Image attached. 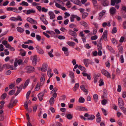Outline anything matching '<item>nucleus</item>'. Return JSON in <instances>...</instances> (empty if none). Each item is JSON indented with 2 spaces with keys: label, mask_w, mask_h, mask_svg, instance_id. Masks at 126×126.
Instances as JSON below:
<instances>
[{
  "label": "nucleus",
  "mask_w": 126,
  "mask_h": 126,
  "mask_svg": "<svg viewBox=\"0 0 126 126\" xmlns=\"http://www.w3.org/2000/svg\"><path fill=\"white\" fill-rule=\"evenodd\" d=\"M17 101V100L14 99V97H12L10 103L8 106V107L10 109L12 108L14 106L16 105Z\"/></svg>",
  "instance_id": "nucleus-1"
},
{
  "label": "nucleus",
  "mask_w": 126,
  "mask_h": 126,
  "mask_svg": "<svg viewBox=\"0 0 126 126\" xmlns=\"http://www.w3.org/2000/svg\"><path fill=\"white\" fill-rule=\"evenodd\" d=\"M26 72L28 73H30L33 72L34 70V67L31 66H27L25 68Z\"/></svg>",
  "instance_id": "nucleus-2"
},
{
  "label": "nucleus",
  "mask_w": 126,
  "mask_h": 126,
  "mask_svg": "<svg viewBox=\"0 0 126 126\" xmlns=\"http://www.w3.org/2000/svg\"><path fill=\"white\" fill-rule=\"evenodd\" d=\"M102 74L106 76L107 78H110L111 76L110 73L108 71L105 69H102L101 70Z\"/></svg>",
  "instance_id": "nucleus-3"
},
{
  "label": "nucleus",
  "mask_w": 126,
  "mask_h": 126,
  "mask_svg": "<svg viewBox=\"0 0 126 126\" xmlns=\"http://www.w3.org/2000/svg\"><path fill=\"white\" fill-rule=\"evenodd\" d=\"M36 49L38 53L42 55L44 53V51L43 49L38 45L36 46Z\"/></svg>",
  "instance_id": "nucleus-4"
},
{
  "label": "nucleus",
  "mask_w": 126,
  "mask_h": 126,
  "mask_svg": "<svg viewBox=\"0 0 126 126\" xmlns=\"http://www.w3.org/2000/svg\"><path fill=\"white\" fill-rule=\"evenodd\" d=\"M84 116L86 117H88L87 120H93L95 118V116L93 115H89L87 113H86L84 114Z\"/></svg>",
  "instance_id": "nucleus-5"
},
{
  "label": "nucleus",
  "mask_w": 126,
  "mask_h": 126,
  "mask_svg": "<svg viewBox=\"0 0 126 126\" xmlns=\"http://www.w3.org/2000/svg\"><path fill=\"white\" fill-rule=\"evenodd\" d=\"M3 67H5L8 69H11L14 70H16V68L14 66L4 64L3 65Z\"/></svg>",
  "instance_id": "nucleus-6"
},
{
  "label": "nucleus",
  "mask_w": 126,
  "mask_h": 126,
  "mask_svg": "<svg viewBox=\"0 0 126 126\" xmlns=\"http://www.w3.org/2000/svg\"><path fill=\"white\" fill-rule=\"evenodd\" d=\"M118 103L119 107L121 109V107H123L124 104V103L122 99L121 98H118Z\"/></svg>",
  "instance_id": "nucleus-7"
},
{
  "label": "nucleus",
  "mask_w": 126,
  "mask_h": 126,
  "mask_svg": "<svg viewBox=\"0 0 126 126\" xmlns=\"http://www.w3.org/2000/svg\"><path fill=\"white\" fill-rule=\"evenodd\" d=\"M32 64L33 65H35L37 63V56L36 55H34L32 57Z\"/></svg>",
  "instance_id": "nucleus-8"
},
{
  "label": "nucleus",
  "mask_w": 126,
  "mask_h": 126,
  "mask_svg": "<svg viewBox=\"0 0 126 126\" xmlns=\"http://www.w3.org/2000/svg\"><path fill=\"white\" fill-rule=\"evenodd\" d=\"M121 2V0H111L110 5L114 6L116 4H118Z\"/></svg>",
  "instance_id": "nucleus-9"
},
{
  "label": "nucleus",
  "mask_w": 126,
  "mask_h": 126,
  "mask_svg": "<svg viewBox=\"0 0 126 126\" xmlns=\"http://www.w3.org/2000/svg\"><path fill=\"white\" fill-rule=\"evenodd\" d=\"M45 75L43 74H42L41 76L40 82H39V83L43 85L45 82Z\"/></svg>",
  "instance_id": "nucleus-10"
},
{
  "label": "nucleus",
  "mask_w": 126,
  "mask_h": 126,
  "mask_svg": "<svg viewBox=\"0 0 126 126\" xmlns=\"http://www.w3.org/2000/svg\"><path fill=\"white\" fill-rule=\"evenodd\" d=\"M47 65L45 63H44L42 65L41 70L45 72L46 71L47 68Z\"/></svg>",
  "instance_id": "nucleus-11"
},
{
  "label": "nucleus",
  "mask_w": 126,
  "mask_h": 126,
  "mask_svg": "<svg viewBox=\"0 0 126 126\" xmlns=\"http://www.w3.org/2000/svg\"><path fill=\"white\" fill-rule=\"evenodd\" d=\"M27 20L31 23H34V24H36L37 22L36 21L32 18L30 17H28L26 19Z\"/></svg>",
  "instance_id": "nucleus-12"
},
{
  "label": "nucleus",
  "mask_w": 126,
  "mask_h": 126,
  "mask_svg": "<svg viewBox=\"0 0 126 126\" xmlns=\"http://www.w3.org/2000/svg\"><path fill=\"white\" fill-rule=\"evenodd\" d=\"M48 14L50 16V19H53L55 18V15L53 12L49 11L48 13Z\"/></svg>",
  "instance_id": "nucleus-13"
},
{
  "label": "nucleus",
  "mask_w": 126,
  "mask_h": 126,
  "mask_svg": "<svg viewBox=\"0 0 126 126\" xmlns=\"http://www.w3.org/2000/svg\"><path fill=\"white\" fill-rule=\"evenodd\" d=\"M116 12L115 8L113 7H111L110 9V12L111 15H113L115 14Z\"/></svg>",
  "instance_id": "nucleus-14"
},
{
  "label": "nucleus",
  "mask_w": 126,
  "mask_h": 126,
  "mask_svg": "<svg viewBox=\"0 0 126 126\" xmlns=\"http://www.w3.org/2000/svg\"><path fill=\"white\" fill-rule=\"evenodd\" d=\"M96 121L98 123H100L101 121V120L100 115L99 112H98V113L96 115Z\"/></svg>",
  "instance_id": "nucleus-15"
},
{
  "label": "nucleus",
  "mask_w": 126,
  "mask_h": 126,
  "mask_svg": "<svg viewBox=\"0 0 126 126\" xmlns=\"http://www.w3.org/2000/svg\"><path fill=\"white\" fill-rule=\"evenodd\" d=\"M69 33L70 35L72 36L74 38L76 37L77 35L76 33L75 32L71 30H69Z\"/></svg>",
  "instance_id": "nucleus-16"
},
{
  "label": "nucleus",
  "mask_w": 126,
  "mask_h": 126,
  "mask_svg": "<svg viewBox=\"0 0 126 126\" xmlns=\"http://www.w3.org/2000/svg\"><path fill=\"white\" fill-rule=\"evenodd\" d=\"M43 85L39 83V82H38L36 86L35 89V90L36 91L39 90L40 88V87Z\"/></svg>",
  "instance_id": "nucleus-17"
},
{
  "label": "nucleus",
  "mask_w": 126,
  "mask_h": 126,
  "mask_svg": "<svg viewBox=\"0 0 126 126\" xmlns=\"http://www.w3.org/2000/svg\"><path fill=\"white\" fill-rule=\"evenodd\" d=\"M2 43L3 45L5 46L6 48H9L11 46L10 44L8 43L7 41L6 40L3 41L2 42Z\"/></svg>",
  "instance_id": "nucleus-18"
},
{
  "label": "nucleus",
  "mask_w": 126,
  "mask_h": 126,
  "mask_svg": "<svg viewBox=\"0 0 126 126\" xmlns=\"http://www.w3.org/2000/svg\"><path fill=\"white\" fill-rule=\"evenodd\" d=\"M35 12V11L34 10L30 9L27 10L26 14L27 15L31 14H34Z\"/></svg>",
  "instance_id": "nucleus-19"
},
{
  "label": "nucleus",
  "mask_w": 126,
  "mask_h": 126,
  "mask_svg": "<svg viewBox=\"0 0 126 126\" xmlns=\"http://www.w3.org/2000/svg\"><path fill=\"white\" fill-rule=\"evenodd\" d=\"M81 25L83 26L86 29H89V27L88 24L85 21H83L81 22Z\"/></svg>",
  "instance_id": "nucleus-20"
},
{
  "label": "nucleus",
  "mask_w": 126,
  "mask_h": 126,
  "mask_svg": "<svg viewBox=\"0 0 126 126\" xmlns=\"http://www.w3.org/2000/svg\"><path fill=\"white\" fill-rule=\"evenodd\" d=\"M109 3V1L108 0H104L102 2V4L104 6H107L108 5Z\"/></svg>",
  "instance_id": "nucleus-21"
},
{
  "label": "nucleus",
  "mask_w": 126,
  "mask_h": 126,
  "mask_svg": "<svg viewBox=\"0 0 126 126\" xmlns=\"http://www.w3.org/2000/svg\"><path fill=\"white\" fill-rule=\"evenodd\" d=\"M16 30L18 32L20 33H23L24 31V30L23 28L19 27H17Z\"/></svg>",
  "instance_id": "nucleus-22"
},
{
  "label": "nucleus",
  "mask_w": 126,
  "mask_h": 126,
  "mask_svg": "<svg viewBox=\"0 0 126 126\" xmlns=\"http://www.w3.org/2000/svg\"><path fill=\"white\" fill-rule=\"evenodd\" d=\"M90 60L88 59H83V62L85 66L86 67H88L89 63Z\"/></svg>",
  "instance_id": "nucleus-23"
},
{
  "label": "nucleus",
  "mask_w": 126,
  "mask_h": 126,
  "mask_svg": "<svg viewBox=\"0 0 126 126\" xmlns=\"http://www.w3.org/2000/svg\"><path fill=\"white\" fill-rule=\"evenodd\" d=\"M30 79H27L25 82L23 87V89H25L26 87L28 86L29 83L30 82Z\"/></svg>",
  "instance_id": "nucleus-24"
},
{
  "label": "nucleus",
  "mask_w": 126,
  "mask_h": 126,
  "mask_svg": "<svg viewBox=\"0 0 126 126\" xmlns=\"http://www.w3.org/2000/svg\"><path fill=\"white\" fill-rule=\"evenodd\" d=\"M92 2L94 7L97 8L98 4L96 0H92Z\"/></svg>",
  "instance_id": "nucleus-25"
},
{
  "label": "nucleus",
  "mask_w": 126,
  "mask_h": 126,
  "mask_svg": "<svg viewBox=\"0 0 126 126\" xmlns=\"http://www.w3.org/2000/svg\"><path fill=\"white\" fill-rule=\"evenodd\" d=\"M44 95V94L43 93H40L38 94V97L40 101L42 100Z\"/></svg>",
  "instance_id": "nucleus-26"
},
{
  "label": "nucleus",
  "mask_w": 126,
  "mask_h": 126,
  "mask_svg": "<svg viewBox=\"0 0 126 126\" xmlns=\"http://www.w3.org/2000/svg\"><path fill=\"white\" fill-rule=\"evenodd\" d=\"M100 76V75H95L94 77V83H96L97 81L98 78Z\"/></svg>",
  "instance_id": "nucleus-27"
},
{
  "label": "nucleus",
  "mask_w": 126,
  "mask_h": 126,
  "mask_svg": "<svg viewBox=\"0 0 126 126\" xmlns=\"http://www.w3.org/2000/svg\"><path fill=\"white\" fill-rule=\"evenodd\" d=\"M67 44L69 46L71 47L74 46L75 44V43L71 41H68L67 42Z\"/></svg>",
  "instance_id": "nucleus-28"
},
{
  "label": "nucleus",
  "mask_w": 126,
  "mask_h": 126,
  "mask_svg": "<svg viewBox=\"0 0 126 126\" xmlns=\"http://www.w3.org/2000/svg\"><path fill=\"white\" fill-rule=\"evenodd\" d=\"M54 102V99L53 97H51L49 101V103L50 105L52 106L53 105Z\"/></svg>",
  "instance_id": "nucleus-29"
},
{
  "label": "nucleus",
  "mask_w": 126,
  "mask_h": 126,
  "mask_svg": "<svg viewBox=\"0 0 126 126\" xmlns=\"http://www.w3.org/2000/svg\"><path fill=\"white\" fill-rule=\"evenodd\" d=\"M40 18L44 24L46 25L48 24V22L44 17H40Z\"/></svg>",
  "instance_id": "nucleus-30"
},
{
  "label": "nucleus",
  "mask_w": 126,
  "mask_h": 126,
  "mask_svg": "<svg viewBox=\"0 0 126 126\" xmlns=\"http://www.w3.org/2000/svg\"><path fill=\"white\" fill-rule=\"evenodd\" d=\"M88 14L86 12H84L82 14V19H84L86 17L88 16Z\"/></svg>",
  "instance_id": "nucleus-31"
},
{
  "label": "nucleus",
  "mask_w": 126,
  "mask_h": 126,
  "mask_svg": "<svg viewBox=\"0 0 126 126\" xmlns=\"http://www.w3.org/2000/svg\"><path fill=\"white\" fill-rule=\"evenodd\" d=\"M115 18L118 20L119 22H121L122 20V17L120 16H115Z\"/></svg>",
  "instance_id": "nucleus-32"
},
{
  "label": "nucleus",
  "mask_w": 126,
  "mask_h": 126,
  "mask_svg": "<svg viewBox=\"0 0 126 126\" xmlns=\"http://www.w3.org/2000/svg\"><path fill=\"white\" fill-rule=\"evenodd\" d=\"M106 11L105 10H103L102 11L99 13V16L100 17H102L103 15L105 14Z\"/></svg>",
  "instance_id": "nucleus-33"
},
{
  "label": "nucleus",
  "mask_w": 126,
  "mask_h": 126,
  "mask_svg": "<svg viewBox=\"0 0 126 126\" xmlns=\"http://www.w3.org/2000/svg\"><path fill=\"white\" fill-rule=\"evenodd\" d=\"M69 72V76L71 79L74 78V75L73 72L71 71H70Z\"/></svg>",
  "instance_id": "nucleus-34"
},
{
  "label": "nucleus",
  "mask_w": 126,
  "mask_h": 126,
  "mask_svg": "<svg viewBox=\"0 0 126 126\" xmlns=\"http://www.w3.org/2000/svg\"><path fill=\"white\" fill-rule=\"evenodd\" d=\"M20 4L22 6H27L29 5V4L28 3L25 1H22Z\"/></svg>",
  "instance_id": "nucleus-35"
},
{
  "label": "nucleus",
  "mask_w": 126,
  "mask_h": 126,
  "mask_svg": "<svg viewBox=\"0 0 126 126\" xmlns=\"http://www.w3.org/2000/svg\"><path fill=\"white\" fill-rule=\"evenodd\" d=\"M107 94V93L106 90H104L103 91V95L102 96V98H104L105 96H106Z\"/></svg>",
  "instance_id": "nucleus-36"
},
{
  "label": "nucleus",
  "mask_w": 126,
  "mask_h": 126,
  "mask_svg": "<svg viewBox=\"0 0 126 126\" xmlns=\"http://www.w3.org/2000/svg\"><path fill=\"white\" fill-rule=\"evenodd\" d=\"M94 100L95 101H97L98 99V96L96 94H94L93 95Z\"/></svg>",
  "instance_id": "nucleus-37"
},
{
  "label": "nucleus",
  "mask_w": 126,
  "mask_h": 126,
  "mask_svg": "<svg viewBox=\"0 0 126 126\" xmlns=\"http://www.w3.org/2000/svg\"><path fill=\"white\" fill-rule=\"evenodd\" d=\"M79 86V83H77L75 84V86L74 88V91H76L77 89Z\"/></svg>",
  "instance_id": "nucleus-38"
},
{
  "label": "nucleus",
  "mask_w": 126,
  "mask_h": 126,
  "mask_svg": "<svg viewBox=\"0 0 126 126\" xmlns=\"http://www.w3.org/2000/svg\"><path fill=\"white\" fill-rule=\"evenodd\" d=\"M53 51V49H51V51L48 53V55L51 57H53L54 56L52 54Z\"/></svg>",
  "instance_id": "nucleus-39"
},
{
  "label": "nucleus",
  "mask_w": 126,
  "mask_h": 126,
  "mask_svg": "<svg viewBox=\"0 0 126 126\" xmlns=\"http://www.w3.org/2000/svg\"><path fill=\"white\" fill-rule=\"evenodd\" d=\"M85 101L84 98L82 97H80L79 100V101L80 103H83Z\"/></svg>",
  "instance_id": "nucleus-40"
},
{
  "label": "nucleus",
  "mask_w": 126,
  "mask_h": 126,
  "mask_svg": "<svg viewBox=\"0 0 126 126\" xmlns=\"http://www.w3.org/2000/svg\"><path fill=\"white\" fill-rule=\"evenodd\" d=\"M51 70L50 69H48L47 71V75L50 78L52 77L53 76V74H51Z\"/></svg>",
  "instance_id": "nucleus-41"
},
{
  "label": "nucleus",
  "mask_w": 126,
  "mask_h": 126,
  "mask_svg": "<svg viewBox=\"0 0 126 126\" xmlns=\"http://www.w3.org/2000/svg\"><path fill=\"white\" fill-rule=\"evenodd\" d=\"M74 18H75V15H72L70 17V21L71 22H73L74 21Z\"/></svg>",
  "instance_id": "nucleus-42"
},
{
  "label": "nucleus",
  "mask_w": 126,
  "mask_h": 126,
  "mask_svg": "<svg viewBox=\"0 0 126 126\" xmlns=\"http://www.w3.org/2000/svg\"><path fill=\"white\" fill-rule=\"evenodd\" d=\"M80 87L81 90L84 92H87V90L85 88V87L84 86L81 85L80 86Z\"/></svg>",
  "instance_id": "nucleus-43"
},
{
  "label": "nucleus",
  "mask_w": 126,
  "mask_h": 126,
  "mask_svg": "<svg viewBox=\"0 0 126 126\" xmlns=\"http://www.w3.org/2000/svg\"><path fill=\"white\" fill-rule=\"evenodd\" d=\"M25 44H27L30 43H33V42L31 40H28L27 41L25 42L24 43Z\"/></svg>",
  "instance_id": "nucleus-44"
},
{
  "label": "nucleus",
  "mask_w": 126,
  "mask_h": 126,
  "mask_svg": "<svg viewBox=\"0 0 126 126\" xmlns=\"http://www.w3.org/2000/svg\"><path fill=\"white\" fill-rule=\"evenodd\" d=\"M99 86H101L102 85H103L104 84L103 80L102 79H101L99 81Z\"/></svg>",
  "instance_id": "nucleus-45"
},
{
  "label": "nucleus",
  "mask_w": 126,
  "mask_h": 126,
  "mask_svg": "<svg viewBox=\"0 0 126 126\" xmlns=\"http://www.w3.org/2000/svg\"><path fill=\"white\" fill-rule=\"evenodd\" d=\"M111 41L112 43L114 45L117 44V41L115 38H112L111 39Z\"/></svg>",
  "instance_id": "nucleus-46"
},
{
  "label": "nucleus",
  "mask_w": 126,
  "mask_h": 126,
  "mask_svg": "<svg viewBox=\"0 0 126 126\" xmlns=\"http://www.w3.org/2000/svg\"><path fill=\"white\" fill-rule=\"evenodd\" d=\"M106 47L107 49L111 52H113V50L111 47L109 45L107 46Z\"/></svg>",
  "instance_id": "nucleus-47"
},
{
  "label": "nucleus",
  "mask_w": 126,
  "mask_h": 126,
  "mask_svg": "<svg viewBox=\"0 0 126 126\" xmlns=\"http://www.w3.org/2000/svg\"><path fill=\"white\" fill-rule=\"evenodd\" d=\"M121 110H122L124 113L126 115V108L125 107H121Z\"/></svg>",
  "instance_id": "nucleus-48"
},
{
  "label": "nucleus",
  "mask_w": 126,
  "mask_h": 126,
  "mask_svg": "<svg viewBox=\"0 0 126 126\" xmlns=\"http://www.w3.org/2000/svg\"><path fill=\"white\" fill-rule=\"evenodd\" d=\"M98 50H101L102 49L101 44V43H99L97 45Z\"/></svg>",
  "instance_id": "nucleus-49"
},
{
  "label": "nucleus",
  "mask_w": 126,
  "mask_h": 126,
  "mask_svg": "<svg viewBox=\"0 0 126 126\" xmlns=\"http://www.w3.org/2000/svg\"><path fill=\"white\" fill-rule=\"evenodd\" d=\"M66 117L68 119H71L72 118L73 116L71 114H68L66 115Z\"/></svg>",
  "instance_id": "nucleus-50"
},
{
  "label": "nucleus",
  "mask_w": 126,
  "mask_h": 126,
  "mask_svg": "<svg viewBox=\"0 0 126 126\" xmlns=\"http://www.w3.org/2000/svg\"><path fill=\"white\" fill-rule=\"evenodd\" d=\"M14 39V37L12 36H10L8 37V41L9 42H11Z\"/></svg>",
  "instance_id": "nucleus-51"
},
{
  "label": "nucleus",
  "mask_w": 126,
  "mask_h": 126,
  "mask_svg": "<svg viewBox=\"0 0 126 126\" xmlns=\"http://www.w3.org/2000/svg\"><path fill=\"white\" fill-rule=\"evenodd\" d=\"M7 95V94L6 93L3 94L1 96V98L2 99H5Z\"/></svg>",
  "instance_id": "nucleus-52"
},
{
  "label": "nucleus",
  "mask_w": 126,
  "mask_h": 126,
  "mask_svg": "<svg viewBox=\"0 0 126 126\" xmlns=\"http://www.w3.org/2000/svg\"><path fill=\"white\" fill-rule=\"evenodd\" d=\"M117 29L116 27H114L112 30V33H116L117 32Z\"/></svg>",
  "instance_id": "nucleus-53"
},
{
  "label": "nucleus",
  "mask_w": 126,
  "mask_h": 126,
  "mask_svg": "<svg viewBox=\"0 0 126 126\" xmlns=\"http://www.w3.org/2000/svg\"><path fill=\"white\" fill-rule=\"evenodd\" d=\"M36 38L37 40L38 41H40L41 40V37L39 35L37 34L36 35Z\"/></svg>",
  "instance_id": "nucleus-54"
},
{
  "label": "nucleus",
  "mask_w": 126,
  "mask_h": 126,
  "mask_svg": "<svg viewBox=\"0 0 126 126\" xmlns=\"http://www.w3.org/2000/svg\"><path fill=\"white\" fill-rule=\"evenodd\" d=\"M15 90H12L9 92V94L11 95H12L15 93Z\"/></svg>",
  "instance_id": "nucleus-55"
},
{
  "label": "nucleus",
  "mask_w": 126,
  "mask_h": 126,
  "mask_svg": "<svg viewBox=\"0 0 126 126\" xmlns=\"http://www.w3.org/2000/svg\"><path fill=\"white\" fill-rule=\"evenodd\" d=\"M125 39V38L124 37H121L119 40V42L121 43H123Z\"/></svg>",
  "instance_id": "nucleus-56"
},
{
  "label": "nucleus",
  "mask_w": 126,
  "mask_h": 126,
  "mask_svg": "<svg viewBox=\"0 0 126 126\" xmlns=\"http://www.w3.org/2000/svg\"><path fill=\"white\" fill-rule=\"evenodd\" d=\"M16 61L18 64H22L23 61L21 59H19Z\"/></svg>",
  "instance_id": "nucleus-57"
},
{
  "label": "nucleus",
  "mask_w": 126,
  "mask_h": 126,
  "mask_svg": "<svg viewBox=\"0 0 126 126\" xmlns=\"http://www.w3.org/2000/svg\"><path fill=\"white\" fill-rule=\"evenodd\" d=\"M97 38V36L95 35L93 36H92L91 37V39L92 40H94L96 39Z\"/></svg>",
  "instance_id": "nucleus-58"
},
{
  "label": "nucleus",
  "mask_w": 126,
  "mask_h": 126,
  "mask_svg": "<svg viewBox=\"0 0 126 126\" xmlns=\"http://www.w3.org/2000/svg\"><path fill=\"white\" fill-rule=\"evenodd\" d=\"M120 60L121 63H123L124 62L123 56L121 55L120 57Z\"/></svg>",
  "instance_id": "nucleus-59"
},
{
  "label": "nucleus",
  "mask_w": 126,
  "mask_h": 126,
  "mask_svg": "<svg viewBox=\"0 0 126 126\" xmlns=\"http://www.w3.org/2000/svg\"><path fill=\"white\" fill-rule=\"evenodd\" d=\"M77 25H76L74 24H70L69 25V27L71 28H73L74 27H77Z\"/></svg>",
  "instance_id": "nucleus-60"
},
{
  "label": "nucleus",
  "mask_w": 126,
  "mask_h": 126,
  "mask_svg": "<svg viewBox=\"0 0 126 126\" xmlns=\"http://www.w3.org/2000/svg\"><path fill=\"white\" fill-rule=\"evenodd\" d=\"M79 36L80 37H81L82 38H83L85 37L84 36V35L83 34V31H81L79 33Z\"/></svg>",
  "instance_id": "nucleus-61"
},
{
  "label": "nucleus",
  "mask_w": 126,
  "mask_h": 126,
  "mask_svg": "<svg viewBox=\"0 0 126 126\" xmlns=\"http://www.w3.org/2000/svg\"><path fill=\"white\" fill-rule=\"evenodd\" d=\"M13 11L14 12L18 13H19L18 9L16 8H13Z\"/></svg>",
  "instance_id": "nucleus-62"
},
{
  "label": "nucleus",
  "mask_w": 126,
  "mask_h": 126,
  "mask_svg": "<svg viewBox=\"0 0 126 126\" xmlns=\"http://www.w3.org/2000/svg\"><path fill=\"white\" fill-rule=\"evenodd\" d=\"M119 51L120 53H122L123 52V48L122 47H120L119 48Z\"/></svg>",
  "instance_id": "nucleus-63"
},
{
  "label": "nucleus",
  "mask_w": 126,
  "mask_h": 126,
  "mask_svg": "<svg viewBox=\"0 0 126 126\" xmlns=\"http://www.w3.org/2000/svg\"><path fill=\"white\" fill-rule=\"evenodd\" d=\"M65 16L64 17L65 18H66L67 17H69L70 16V14L69 13L66 12L64 13Z\"/></svg>",
  "instance_id": "nucleus-64"
}]
</instances>
